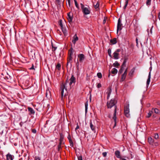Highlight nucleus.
Here are the masks:
<instances>
[{"label":"nucleus","mask_w":160,"mask_h":160,"mask_svg":"<svg viewBox=\"0 0 160 160\" xmlns=\"http://www.w3.org/2000/svg\"><path fill=\"white\" fill-rule=\"evenodd\" d=\"M95 8L96 9V10H98L99 9V3L98 2H97L96 5H94Z\"/></svg>","instance_id":"27"},{"label":"nucleus","mask_w":160,"mask_h":160,"mask_svg":"<svg viewBox=\"0 0 160 160\" xmlns=\"http://www.w3.org/2000/svg\"><path fill=\"white\" fill-rule=\"evenodd\" d=\"M64 138V135L62 133H60L59 141H63Z\"/></svg>","instance_id":"26"},{"label":"nucleus","mask_w":160,"mask_h":160,"mask_svg":"<svg viewBox=\"0 0 160 160\" xmlns=\"http://www.w3.org/2000/svg\"><path fill=\"white\" fill-rule=\"evenodd\" d=\"M60 141V142H59V145H61L62 144V142H63V141Z\"/></svg>","instance_id":"55"},{"label":"nucleus","mask_w":160,"mask_h":160,"mask_svg":"<svg viewBox=\"0 0 160 160\" xmlns=\"http://www.w3.org/2000/svg\"><path fill=\"white\" fill-rule=\"evenodd\" d=\"M7 160H13L14 156L10 154L9 153H8L6 155Z\"/></svg>","instance_id":"14"},{"label":"nucleus","mask_w":160,"mask_h":160,"mask_svg":"<svg viewBox=\"0 0 160 160\" xmlns=\"http://www.w3.org/2000/svg\"><path fill=\"white\" fill-rule=\"evenodd\" d=\"M46 97L49 100H51V94L50 91L48 88L46 91Z\"/></svg>","instance_id":"10"},{"label":"nucleus","mask_w":160,"mask_h":160,"mask_svg":"<svg viewBox=\"0 0 160 160\" xmlns=\"http://www.w3.org/2000/svg\"><path fill=\"white\" fill-rule=\"evenodd\" d=\"M117 43V40L116 38H114L113 39H111V45Z\"/></svg>","instance_id":"25"},{"label":"nucleus","mask_w":160,"mask_h":160,"mask_svg":"<svg viewBox=\"0 0 160 160\" xmlns=\"http://www.w3.org/2000/svg\"><path fill=\"white\" fill-rule=\"evenodd\" d=\"M28 109L31 114H34L35 113L34 110L32 108L28 107Z\"/></svg>","instance_id":"22"},{"label":"nucleus","mask_w":160,"mask_h":160,"mask_svg":"<svg viewBox=\"0 0 160 160\" xmlns=\"http://www.w3.org/2000/svg\"><path fill=\"white\" fill-rule=\"evenodd\" d=\"M101 87H102V85H101V84L100 83H98L97 84V87L98 88H100Z\"/></svg>","instance_id":"41"},{"label":"nucleus","mask_w":160,"mask_h":160,"mask_svg":"<svg viewBox=\"0 0 160 160\" xmlns=\"http://www.w3.org/2000/svg\"><path fill=\"white\" fill-rule=\"evenodd\" d=\"M124 114L128 118H129L130 117V110L129 108V104H128L125 106L124 108Z\"/></svg>","instance_id":"4"},{"label":"nucleus","mask_w":160,"mask_h":160,"mask_svg":"<svg viewBox=\"0 0 160 160\" xmlns=\"http://www.w3.org/2000/svg\"><path fill=\"white\" fill-rule=\"evenodd\" d=\"M120 160H127L126 159H125V158H120Z\"/></svg>","instance_id":"59"},{"label":"nucleus","mask_w":160,"mask_h":160,"mask_svg":"<svg viewBox=\"0 0 160 160\" xmlns=\"http://www.w3.org/2000/svg\"><path fill=\"white\" fill-rule=\"evenodd\" d=\"M127 72V68L125 70L123 74L122 75L121 77V80L122 81H124L126 78Z\"/></svg>","instance_id":"13"},{"label":"nucleus","mask_w":160,"mask_h":160,"mask_svg":"<svg viewBox=\"0 0 160 160\" xmlns=\"http://www.w3.org/2000/svg\"><path fill=\"white\" fill-rule=\"evenodd\" d=\"M69 142L70 143V145L71 147H73V143L72 139L69 140Z\"/></svg>","instance_id":"33"},{"label":"nucleus","mask_w":160,"mask_h":160,"mask_svg":"<svg viewBox=\"0 0 160 160\" xmlns=\"http://www.w3.org/2000/svg\"><path fill=\"white\" fill-rule=\"evenodd\" d=\"M68 4L70 7H71V2H68Z\"/></svg>","instance_id":"57"},{"label":"nucleus","mask_w":160,"mask_h":160,"mask_svg":"<svg viewBox=\"0 0 160 160\" xmlns=\"http://www.w3.org/2000/svg\"><path fill=\"white\" fill-rule=\"evenodd\" d=\"M82 12L85 15H87L90 14V11L88 8H85L83 9Z\"/></svg>","instance_id":"12"},{"label":"nucleus","mask_w":160,"mask_h":160,"mask_svg":"<svg viewBox=\"0 0 160 160\" xmlns=\"http://www.w3.org/2000/svg\"><path fill=\"white\" fill-rule=\"evenodd\" d=\"M70 82L69 84L70 87L73 83H75L76 82V78L74 77L73 75H72V76L70 79Z\"/></svg>","instance_id":"11"},{"label":"nucleus","mask_w":160,"mask_h":160,"mask_svg":"<svg viewBox=\"0 0 160 160\" xmlns=\"http://www.w3.org/2000/svg\"><path fill=\"white\" fill-rule=\"evenodd\" d=\"M150 78H151V72H149L148 78L147 79V85H148L149 84L150 82Z\"/></svg>","instance_id":"20"},{"label":"nucleus","mask_w":160,"mask_h":160,"mask_svg":"<svg viewBox=\"0 0 160 160\" xmlns=\"http://www.w3.org/2000/svg\"><path fill=\"white\" fill-rule=\"evenodd\" d=\"M56 1L58 3L60 4L61 2V0H56Z\"/></svg>","instance_id":"54"},{"label":"nucleus","mask_w":160,"mask_h":160,"mask_svg":"<svg viewBox=\"0 0 160 160\" xmlns=\"http://www.w3.org/2000/svg\"><path fill=\"white\" fill-rule=\"evenodd\" d=\"M89 98H90V101H91V94L90 95V96Z\"/></svg>","instance_id":"63"},{"label":"nucleus","mask_w":160,"mask_h":160,"mask_svg":"<svg viewBox=\"0 0 160 160\" xmlns=\"http://www.w3.org/2000/svg\"><path fill=\"white\" fill-rule=\"evenodd\" d=\"M58 24L60 26L61 28H62L63 27V24L62 23V20H60L58 21Z\"/></svg>","instance_id":"31"},{"label":"nucleus","mask_w":160,"mask_h":160,"mask_svg":"<svg viewBox=\"0 0 160 160\" xmlns=\"http://www.w3.org/2000/svg\"><path fill=\"white\" fill-rule=\"evenodd\" d=\"M79 61L80 62H82L85 58V56L83 54H79L78 56Z\"/></svg>","instance_id":"9"},{"label":"nucleus","mask_w":160,"mask_h":160,"mask_svg":"<svg viewBox=\"0 0 160 160\" xmlns=\"http://www.w3.org/2000/svg\"><path fill=\"white\" fill-rule=\"evenodd\" d=\"M68 79H67L65 82L63 83L62 85L61 86V99H63V96H65L67 95V89L66 88L67 84L68 82Z\"/></svg>","instance_id":"2"},{"label":"nucleus","mask_w":160,"mask_h":160,"mask_svg":"<svg viewBox=\"0 0 160 160\" xmlns=\"http://www.w3.org/2000/svg\"><path fill=\"white\" fill-rule=\"evenodd\" d=\"M113 66L116 67H118L120 65V64L118 62L116 61L115 62H114L113 64Z\"/></svg>","instance_id":"30"},{"label":"nucleus","mask_w":160,"mask_h":160,"mask_svg":"<svg viewBox=\"0 0 160 160\" xmlns=\"http://www.w3.org/2000/svg\"><path fill=\"white\" fill-rule=\"evenodd\" d=\"M136 41L137 44H138V39L137 38H136Z\"/></svg>","instance_id":"61"},{"label":"nucleus","mask_w":160,"mask_h":160,"mask_svg":"<svg viewBox=\"0 0 160 160\" xmlns=\"http://www.w3.org/2000/svg\"><path fill=\"white\" fill-rule=\"evenodd\" d=\"M74 3H75V4L76 7L78 9H79V5H78L76 0H74Z\"/></svg>","instance_id":"32"},{"label":"nucleus","mask_w":160,"mask_h":160,"mask_svg":"<svg viewBox=\"0 0 160 160\" xmlns=\"http://www.w3.org/2000/svg\"><path fill=\"white\" fill-rule=\"evenodd\" d=\"M72 48H71V49H69L68 51V57L67 59V65L68 66L69 63H70L71 66V61L72 60V55L73 54V52L72 51Z\"/></svg>","instance_id":"5"},{"label":"nucleus","mask_w":160,"mask_h":160,"mask_svg":"<svg viewBox=\"0 0 160 160\" xmlns=\"http://www.w3.org/2000/svg\"><path fill=\"white\" fill-rule=\"evenodd\" d=\"M77 71H78V72L79 71V67H77Z\"/></svg>","instance_id":"62"},{"label":"nucleus","mask_w":160,"mask_h":160,"mask_svg":"<svg viewBox=\"0 0 160 160\" xmlns=\"http://www.w3.org/2000/svg\"><path fill=\"white\" fill-rule=\"evenodd\" d=\"M80 5H81V8L82 9V10H83V9H84V8H85V7H84V5L82 3H81Z\"/></svg>","instance_id":"44"},{"label":"nucleus","mask_w":160,"mask_h":160,"mask_svg":"<svg viewBox=\"0 0 160 160\" xmlns=\"http://www.w3.org/2000/svg\"><path fill=\"white\" fill-rule=\"evenodd\" d=\"M35 159L36 160H41L40 158L38 157H35Z\"/></svg>","instance_id":"51"},{"label":"nucleus","mask_w":160,"mask_h":160,"mask_svg":"<svg viewBox=\"0 0 160 160\" xmlns=\"http://www.w3.org/2000/svg\"><path fill=\"white\" fill-rule=\"evenodd\" d=\"M128 60V58H125L124 59V61L122 65L121 68L118 72V73L119 74H121L124 71V68L126 67V63Z\"/></svg>","instance_id":"6"},{"label":"nucleus","mask_w":160,"mask_h":160,"mask_svg":"<svg viewBox=\"0 0 160 160\" xmlns=\"http://www.w3.org/2000/svg\"><path fill=\"white\" fill-rule=\"evenodd\" d=\"M68 1V2H71V0H67Z\"/></svg>","instance_id":"64"},{"label":"nucleus","mask_w":160,"mask_h":160,"mask_svg":"<svg viewBox=\"0 0 160 160\" xmlns=\"http://www.w3.org/2000/svg\"><path fill=\"white\" fill-rule=\"evenodd\" d=\"M68 140H71V136H70V135L69 134H68V137H67Z\"/></svg>","instance_id":"50"},{"label":"nucleus","mask_w":160,"mask_h":160,"mask_svg":"<svg viewBox=\"0 0 160 160\" xmlns=\"http://www.w3.org/2000/svg\"><path fill=\"white\" fill-rule=\"evenodd\" d=\"M153 113L152 111H149V112L148 113V115L147 117L148 118H149L152 115Z\"/></svg>","instance_id":"29"},{"label":"nucleus","mask_w":160,"mask_h":160,"mask_svg":"<svg viewBox=\"0 0 160 160\" xmlns=\"http://www.w3.org/2000/svg\"><path fill=\"white\" fill-rule=\"evenodd\" d=\"M97 76L99 78H101L102 77V73L101 72H98L97 74Z\"/></svg>","instance_id":"34"},{"label":"nucleus","mask_w":160,"mask_h":160,"mask_svg":"<svg viewBox=\"0 0 160 160\" xmlns=\"http://www.w3.org/2000/svg\"><path fill=\"white\" fill-rule=\"evenodd\" d=\"M85 112H87V109H88V104L87 102L85 103Z\"/></svg>","instance_id":"39"},{"label":"nucleus","mask_w":160,"mask_h":160,"mask_svg":"<svg viewBox=\"0 0 160 160\" xmlns=\"http://www.w3.org/2000/svg\"><path fill=\"white\" fill-rule=\"evenodd\" d=\"M110 95V87H109L107 90V92L105 93V96L107 95V99L108 100L107 103V106L108 108H110V101L108 100Z\"/></svg>","instance_id":"3"},{"label":"nucleus","mask_w":160,"mask_h":160,"mask_svg":"<svg viewBox=\"0 0 160 160\" xmlns=\"http://www.w3.org/2000/svg\"><path fill=\"white\" fill-rule=\"evenodd\" d=\"M61 149V145H58V151H60V149Z\"/></svg>","instance_id":"45"},{"label":"nucleus","mask_w":160,"mask_h":160,"mask_svg":"<svg viewBox=\"0 0 160 160\" xmlns=\"http://www.w3.org/2000/svg\"><path fill=\"white\" fill-rule=\"evenodd\" d=\"M108 52L109 56H110V48H109L108 51Z\"/></svg>","instance_id":"53"},{"label":"nucleus","mask_w":160,"mask_h":160,"mask_svg":"<svg viewBox=\"0 0 160 160\" xmlns=\"http://www.w3.org/2000/svg\"><path fill=\"white\" fill-rule=\"evenodd\" d=\"M80 5H81V8L82 9V10H83V9H84V8H85V7H84V5L82 3H81Z\"/></svg>","instance_id":"43"},{"label":"nucleus","mask_w":160,"mask_h":160,"mask_svg":"<svg viewBox=\"0 0 160 160\" xmlns=\"http://www.w3.org/2000/svg\"><path fill=\"white\" fill-rule=\"evenodd\" d=\"M61 28L63 34H64L65 35L66 34H67V30L66 29L64 28L63 27H62V28Z\"/></svg>","instance_id":"28"},{"label":"nucleus","mask_w":160,"mask_h":160,"mask_svg":"<svg viewBox=\"0 0 160 160\" xmlns=\"http://www.w3.org/2000/svg\"><path fill=\"white\" fill-rule=\"evenodd\" d=\"M159 137L158 134L157 133H156L154 134V138L155 139H158Z\"/></svg>","instance_id":"38"},{"label":"nucleus","mask_w":160,"mask_h":160,"mask_svg":"<svg viewBox=\"0 0 160 160\" xmlns=\"http://www.w3.org/2000/svg\"><path fill=\"white\" fill-rule=\"evenodd\" d=\"M109 73L108 74V77H109L110 76V69H109L108 70Z\"/></svg>","instance_id":"58"},{"label":"nucleus","mask_w":160,"mask_h":160,"mask_svg":"<svg viewBox=\"0 0 160 160\" xmlns=\"http://www.w3.org/2000/svg\"><path fill=\"white\" fill-rule=\"evenodd\" d=\"M67 18L69 23L70 24L72 23L73 17L72 14L70 12L68 13Z\"/></svg>","instance_id":"7"},{"label":"nucleus","mask_w":160,"mask_h":160,"mask_svg":"<svg viewBox=\"0 0 160 160\" xmlns=\"http://www.w3.org/2000/svg\"><path fill=\"white\" fill-rule=\"evenodd\" d=\"M118 72V70L115 68H113L111 71V73L113 74L112 76H114Z\"/></svg>","instance_id":"17"},{"label":"nucleus","mask_w":160,"mask_h":160,"mask_svg":"<svg viewBox=\"0 0 160 160\" xmlns=\"http://www.w3.org/2000/svg\"><path fill=\"white\" fill-rule=\"evenodd\" d=\"M154 144V145L155 146H158L159 145V143L158 142H156L153 143Z\"/></svg>","instance_id":"47"},{"label":"nucleus","mask_w":160,"mask_h":160,"mask_svg":"<svg viewBox=\"0 0 160 160\" xmlns=\"http://www.w3.org/2000/svg\"><path fill=\"white\" fill-rule=\"evenodd\" d=\"M111 108H113V116L112 117V119L114 120V125L113 127L114 128L116 125V119L117 117H116V111H117V107L115 104L117 102V100L116 99H112L111 100Z\"/></svg>","instance_id":"1"},{"label":"nucleus","mask_w":160,"mask_h":160,"mask_svg":"<svg viewBox=\"0 0 160 160\" xmlns=\"http://www.w3.org/2000/svg\"><path fill=\"white\" fill-rule=\"evenodd\" d=\"M79 64L78 62H77L76 64L77 68L79 67Z\"/></svg>","instance_id":"56"},{"label":"nucleus","mask_w":160,"mask_h":160,"mask_svg":"<svg viewBox=\"0 0 160 160\" xmlns=\"http://www.w3.org/2000/svg\"><path fill=\"white\" fill-rule=\"evenodd\" d=\"M78 39V37L77 36V34H75L73 36V39L72 40V42L73 44H75L76 42Z\"/></svg>","instance_id":"15"},{"label":"nucleus","mask_w":160,"mask_h":160,"mask_svg":"<svg viewBox=\"0 0 160 160\" xmlns=\"http://www.w3.org/2000/svg\"><path fill=\"white\" fill-rule=\"evenodd\" d=\"M52 51L53 52L55 51L57 49V47L56 45L52 42Z\"/></svg>","instance_id":"23"},{"label":"nucleus","mask_w":160,"mask_h":160,"mask_svg":"<svg viewBox=\"0 0 160 160\" xmlns=\"http://www.w3.org/2000/svg\"><path fill=\"white\" fill-rule=\"evenodd\" d=\"M79 128V125H78V123L77 124V126L75 128V130H76L77 129H78Z\"/></svg>","instance_id":"52"},{"label":"nucleus","mask_w":160,"mask_h":160,"mask_svg":"<svg viewBox=\"0 0 160 160\" xmlns=\"http://www.w3.org/2000/svg\"><path fill=\"white\" fill-rule=\"evenodd\" d=\"M32 132L34 133H36V130L35 129H32Z\"/></svg>","instance_id":"42"},{"label":"nucleus","mask_w":160,"mask_h":160,"mask_svg":"<svg viewBox=\"0 0 160 160\" xmlns=\"http://www.w3.org/2000/svg\"><path fill=\"white\" fill-rule=\"evenodd\" d=\"M122 24L121 23V20L119 18L118 20L117 28V33H118L119 30L120 31L122 29Z\"/></svg>","instance_id":"8"},{"label":"nucleus","mask_w":160,"mask_h":160,"mask_svg":"<svg viewBox=\"0 0 160 160\" xmlns=\"http://www.w3.org/2000/svg\"><path fill=\"white\" fill-rule=\"evenodd\" d=\"M90 127L92 131H95V127L94 125H93L91 121H90Z\"/></svg>","instance_id":"21"},{"label":"nucleus","mask_w":160,"mask_h":160,"mask_svg":"<svg viewBox=\"0 0 160 160\" xmlns=\"http://www.w3.org/2000/svg\"><path fill=\"white\" fill-rule=\"evenodd\" d=\"M107 19V18H106L105 17L104 18V19L103 20V24H105L106 23Z\"/></svg>","instance_id":"48"},{"label":"nucleus","mask_w":160,"mask_h":160,"mask_svg":"<svg viewBox=\"0 0 160 160\" xmlns=\"http://www.w3.org/2000/svg\"><path fill=\"white\" fill-rule=\"evenodd\" d=\"M29 69L30 70H35V68H34V65L32 64V67L29 68Z\"/></svg>","instance_id":"46"},{"label":"nucleus","mask_w":160,"mask_h":160,"mask_svg":"<svg viewBox=\"0 0 160 160\" xmlns=\"http://www.w3.org/2000/svg\"><path fill=\"white\" fill-rule=\"evenodd\" d=\"M78 160H83L82 158V156H80L78 157Z\"/></svg>","instance_id":"40"},{"label":"nucleus","mask_w":160,"mask_h":160,"mask_svg":"<svg viewBox=\"0 0 160 160\" xmlns=\"http://www.w3.org/2000/svg\"><path fill=\"white\" fill-rule=\"evenodd\" d=\"M128 0H125V4L123 7L124 9H125L126 8L128 4Z\"/></svg>","instance_id":"35"},{"label":"nucleus","mask_w":160,"mask_h":160,"mask_svg":"<svg viewBox=\"0 0 160 160\" xmlns=\"http://www.w3.org/2000/svg\"><path fill=\"white\" fill-rule=\"evenodd\" d=\"M115 154L117 158H119L120 159L122 158L120 156V152L119 151H116L115 152Z\"/></svg>","instance_id":"19"},{"label":"nucleus","mask_w":160,"mask_h":160,"mask_svg":"<svg viewBox=\"0 0 160 160\" xmlns=\"http://www.w3.org/2000/svg\"><path fill=\"white\" fill-rule=\"evenodd\" d=\"M107 154V152H103L102 153V154L103 156L104 157H105L106 156Z\"/></svg>","instance_id":"49"},{"label":"nucleus","mask_w":160,"mask_h":160,"mask_svg":"<svg viewBox=\"0 0 160 160\" xmlns=\"http://www.w3.org/2000/svg\"><path fill=\"white\" fill-rule=\"evenodd\" d=\"M154 112L157 114H158L159 113V110L157 108H155L154 109Z\"/></svg>","instance_id":"37"},{"label":"nucleus","mask_w":160,"mask_h":160,"mask_svg":"<svg viewBox=\"0 0 160 160\" xmlns=\"http://www.w3.org/2000/svg\"><path fill=\"white\" fill-rule=\"evenodd\" d=\"M148 142L150 145H153L154 140L151 137H149L148 138Z\"/></svg>","instance_id":"16"},{"label":"nucleus","mask_w":160,"mask_h":160,"mask_svg":"<svg viewBox=\"0 0 160 160\" xmlns=\"http://www.w3.org/2000/svg\"><path fill=\"white\" fill-rule=\"evenodd\" d=\"M151 0H147L146 2V5L147 6H149L151 4Z\"/></svg>","instance_id":"36"},{"label":"nucleus","mask_w":160,"mask_h":160,"mask_svg":"<svg viewBox=\"0 0 160 160\" xmlns=\"http://www.w3.org/2000/svg\"><path fill=\"white\" fill-rule=\"evenodd\" d=\"M119 54L116 52H115L113 54V57L114 59H117L118 58Z\"/></svg>","instance_id":"18"},{"label":"nucleus","mask_w":160,"mask_h":160,"mask_svg":"<svg viewBox=\"0 0 160 160\" xmlns=\"http://www.w3.org/2000/svg\"><path fill=\"white\" fill-rule=\"evenodd\" d=\"M61 68V65L60 63H58L57 64V65L56 66V68H55L56 70H57L58 71H59L60 70Z\"/></svg>","instance_id":"24"},{"label":"nucleus","mask_w":160,"mask_h":160,"mask_svg":"<svg viewBox=\"0 0 160 160\" xmlns=\"http://www.w3.org/2000/svg\"><path fill=\"white\" fill-rule=\"evenodd\" d=\"M120 51V50L119 49H118L117 50L116 52H119Z\"/></svg>","instance_id":"60"}]
</instances>
